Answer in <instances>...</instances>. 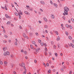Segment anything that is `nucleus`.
<instances>
[{
	"label": "nucleus",
	"instance_id": "c756f323",
	"mask_svg": "<svg viewBox=\"0 0 74 74\" xmlns=\"http://www.w3.org/2000/svg\"><path fill=\"white\" fill-rule=\"evenodd\" d=\"M32 42L33 44H36V42L34 41H32Z\"/></svg>",
	"mask_w": 74,
	"mask_h": 74
},
{
	"label": "nucleus",
	"instance_id": "393cba45",
	"mask_svg": "<svg viewBox=\"0 0 74 74\" xmlns=\"http://www.w3.org/2000/svg\"><path fill=\"white\" fill-rule=\"evenodd\" d=\"M69 38L70 40H72V38L70 36H69Z\"/></svg>",
	"mask_w": 74,
	"mask_h": 74
},
{
	"label": "nucleus",
	"instance_id": "e2e57ef3",
	"mask_svg": "<svg viewBox=\"0 0 74 74\" xmlns=\"http://www.w3.org/2000/svg\"><path fill=\"white\" fill-rule=\"evenodd\" d=\"M69 74H72V72L71 71H70L69 72Z\"/></svg>",
	"mask_w": 74,
	"mask_h": 74
},
{
	"label": "nucleus",
	"instance_id": "39448f33",
	"mask_svg": "<svg viewBox=\"0 0 74 74\" xmlns=\"http://www.w3.org/2000/svg\"><path fill=\"white\" fill-rule=\"evenodd\" d=\"M51 17L52 18V19L55 18V16H54V14H51Z\"/></svg>",
	"mask_w": 74,
	"mask_h": 74
},
{
	"label": "nucleus",
	"instance_id": "37998d69",
	"mask_svg": "<svg viewBox=\"0 0 74 74\" xmlns=\"http://www.w3.org/2000/svg\"><path fill=\"white\" fill-rule=\"evenodd\" d=\"M35 34L37 36H38V33L36 32L35 33Z\"/></svg>",
	"mask_w": 74,
	"mask_h": 74
},
{
	"label": "nucleus",
	"instance_id": "338daca9",
	"mask_svg": "<svg viewBox=\"0 0 74 74\" xmlns=\"http://www.w3.org/2000/svg\"><path fill=\"white\" fill-rule=\"evenodd\" d=\"M8 42H9L10 43V42H11V40H8Z\"/></svg>",
	"mask_w": 74,
	"mask_h": 74
},
{
	"label": "nucleus",
	"instance_id": "72a5a7b5",
	"mask_svg": "<svg viewBox=\"0 0 74 74\" xmlns=\"http://www.w3.org/2000/svg\"><path fill=\"white\" fill-rule=\"evenodd\" d=\"M53 47L54 49H56V45H54L53 46Z\"/></svg>",
	"mask_w": 74,
	"mask_h": 74
},
{
	"label": "nucleus",
	"instance_id": "4c0bfd02",
	"mask_svg": "<svg viewBox=\"0 0 74 74\" xmlns=\"http://www.w3.org/2000/svg\"><path fill=\"white\" fill-rule=\"evenodd\" d=\"M30 47L32 49H33V46L32 45H30Z\"/></svg>",
	"mask_w": 74,
	"mask_h": 74
},
{
	"label": "nucleus",
	"instance_id": "69168bd1",
	"mask_svg": "<svg viewBox=\"0 0 74 74\" xmlns=\"http://www.w3.org/2000/svg\"><path fill=\"white\" fill-rule=\"evenodd\" d=\"M10 34L11 35L12 34V32H10Z\"/></svg>",
	"mask_w": 74,
	"mask_h": 74
},
{
	"label": "nucleus",
	"instance_id": "20e7f679",
	"mask_svg": "<svg viewBox=\"0 0 74 74\" xmlns=\"http://www.w3.org/2000/svg\"><path fill=\"white\" fill-rule=\"evenodd\" d=\"M39 50H40V48H39L38 49H36V51L37 52H39Z\"/></svg>",
	"mask_w": 74,
	"mask_h": 74
},
{
	"label": "nucleus",
	"instance_id": "de8ad7c7",
	"mask_svg": "<svg viewBox=\"0 0 74 74\" xmlns=\"http://www.w3.org/2000/svg\"><path fill=\"white\" fill-rule=\"evenodd\" d=\"M62 18H63V19H64V20H65V17H64V16H63L62 17Z\"/></svg>",
	"mask_w": 74,
	"mask_h": 74
},
{
	"label": "nucleus",
	"instance_id": "e433bc0d",
	"mask_svg": "<svg viewBox=\"0 0 74 74\" xmlns=\"http://www.w3.org/2000/svg\"><path fill=\"white\" fill-rule=\"evenodd\" d=\"M56 57H57L58 56V53H54Z\"/></svg>",
	"mask_w": 74,
	"mask_h": 74
},
{
	"label": "nucleus",
	"instance_id": "cd10ccee",
	"mask_svg": "<svg viewBox=\"0 0 74 74\" xmlns=\"http://www.w3.org/2000/svg\"><path fill=\"white\" fill-rule=\"evenodd\" d=\"M14 14L15 15H16V16H18V14L17 13L15 12Z\"/></svg>",
	"mask_w": 74,
	"mask_h": 74
},
{
	"label": "nucleus",
	"instance_id": "bf43d9fd",
	"mask_svg": "<svg viewBox=\"0 0 74 74\" xmlns=\"http://www.w3.org/2000/svg\"><path fill=\"white\" fill-rule=\"evenodd\" d=\"M3 32L4 33H5V31L4 29H3Z\"/></svg>",
	"mask_w": 74,
	"mask_h": 74
},
{
	"label": "nucleus",
	"instance_id": "f03ea898",
	"mask_svg": "<svg viewBox=\"0 0 74 74\" xmlns=\"http://www.w3.org/2000/svg\"><path fill=\"white\" fill-rule=\"evenodd\" d=\"M40 3H41V4L43 5H45V3L44 1H41Z\"/></svg>",
	"mask_w": 74,
	"mask_h": 74
},
{
	"label": "nucleus",
	"instance_id": "c85d7f7f",
	"mask_svg": "<svg viewBox=\"0 0 74 74\" xmlns=\"http://www.w3.org/2000/svg\"><path fill=\"white\" fill-rule=\"evenodd\" d=\"M40 44L42 46H43V45H44V43L42 42L40 43Z\"/></svg>",
	"mask_w": 74,
	"mask_h": 74
},
{
	"label": "nucleus",
	"instance_id": "774afa93",
	"mask_svg": "<svg viewBox=\"0 0 74 74\" xmlns=\"http://www.w3.org/2000/svg\"><path fill=\"white\" fill-rule=\"evenodd\" d=\"M45 32L46 33H48V31H47V30H46Z\"/></svg>",
	"mask_w": 74,
	"mask_h": 74
},
{
	"label": "nucleus",
	"instance_id": "79ce46f5",
	"mask_svg": "<svg viewBox=\"0 0 74 74\" xmlns=\"http://www.w3.org/2000/svg\"><path fill=\"white\" fill-rule=\"evenodd\" d=\"M29 35L30 36L32 37V36H33V34H32V33H30V34H29Z\"/></svg>",
	"mask_w": 74,
	"mask_h": 74
},
{
	"label": "nucleus",
	"instance_id": "0e129e2a",
	"mask_svg": "<svg viewBox=\"0 0 74 74\" xmlns=\"http://www.w3.org/2000/svg\"><path fill=\"white\" fill-rule=\"evenodd\" d=\"M11 26H12V27L14 26V25L12 24H11Z\"/></svg>",
	"mask_w": 74,
	"mask_h": 74
},
{
	"label": "nucleus",
	"instance_id": "6ab92c4d",
	"mask_svg": "<svg viewBox=\"0 0 74 74\" xmlns=\"http://www.w3.org/2000/svg\"><path fill=\"white\" fill-rule=\"evenodd\" d=\"M55 33L57 35H59V33L58 31H55Z\"/></svg>",
	"mask_w": 74,
	"mask_h": 74
},
{
	"label": "nucleus",
	"instance_id": "4d7b16f0",
	"mask_svg": "<svg viewBox=\"0 0 74 74\" xmlns=\"http://www.w3.org/2000/svg\"><path fill=\"white\" fill-rule=\"evenodd\" d=\"M47 66L48 67L49 66V64L48 63H47Z\"/></svg>",
	"mask_w": 74,
	"mask_h": 74
},
{
	"label": "nucleus",
	"instance_id": "b1692460",
	"mask_svg": "<svg viewBox=\"0 0 74 74\" xmlns=\"http://www.w3.org/2000/svg\"><path fill=\"white\" fill-rule=\"evenodd\" d=\"M10 24H11V23L10 21L8 22V23H6L7 25H10Z\"/></svg>",
	"mask_w": 74,
	"mask_h": 74
},
{
	"label": "nucleus",
	"instance_id": "9d476101",
	"mask_svg": "<svg viewBox=\"0 0 74 74\" xmlns=\"http://www.w3.org/2000/svg\"><path fill=\"white\" fill-rule=\"evenodd\" d=\"M20 12L18 13V15H23V13H22V12L20 10Z\"/></svg>",
	"mask_w": 74,
	"mask_h": 74
},
{
	"label": "nucleus",
	"instance_id": "a19ab883",
	"mask_svg": "<svg viewBox=\"0 0 74 74\" xmlns=\"http://www.w3.org/2000/svg\"><path fill=\"white\" fill-rule=\"evenodd\" d=\"M62 29H63V30H64V29H65V28H64V27H62Z\"/></svg>",
	"mask_w": 74,
	"mask_h": 74
},
{
	"label": "nucleus",
	"instance_id": "8fccbe9b",
	"mask_svg": "<svg viewBox=\"0 0 74 74\" xmlns=\"http://www.w3.org/2000/svg\"><path fill=\"white\" fill-rule=\"evenodd\" d=\"M11 56L12 58H13V57H14V55H13V54H12L11 55Z\"/></svg>",
	"mask_w": 74,
	"mask_h": 74
},
{
	"label": "nucleus",
	"instance_id": "dca6fc26",
	"mask_svg": "<svg viewBox=\"0 0 74 74\" xmlns=\"http://www.w3.org/2000/svg\"><path fill=\"white\" fill-rule=\"evenodd\" d=\"M23 36L25 38H26V34H25V33L23 34Z\"/></svg>",
	"mask_w": 74,
	"mask_h": 74
},
{
	"label": "nucleus",
	"instance_id": "f257e3e1",
	"mask_svg": "<svg viewBox=\"0 0 74 74\" xmlns=\"http://www.w3.org/2000/svg\"><path fill=\"white\" fill-rule=\"evenodd\" d=\"M69 11V8L65 7L64 8V12L66 15H68V11Z\"/></svg>",
	"mask_w": 74,
	"mask_h": 74
},
{
	"label": "nucleus",
	"instance_id": "4be33fe9",
	"mask_svg": "<svg viewBox=\"0 0 74 74\" xmlns=\"http://www.w3.org/2000/svg\"><path fill=\"white\" fill-rule=\"evenodd\" d=\"M3 42H4V43H7V41L5 40H3Z\"/></svg>",
	"mask_w": 74,
	"mask_h": 74
},
{
	"label": "nucleus",
	"instance_id": "f3484780",
	"mask_svg": "<svg viewBox=\"0 0 74 74\" xmlns=\"http://www.w3.org/2000/svg\"><path fill=\"white\" fill-rule=\"evenodd\" d=\"M22 67H25V64L23 63H22Z\"/></svg>",
	"mask_w": 74,
	"mask_h": 74
},
{
	"label": "nucleus",
	"instance_id": "5fc2aeb1",
	"mask_svg": "<svg viewBox=\"0 0 74 74\" xmlns=\"http://www.w3.org/2000/svg\"><path fill=\"white\" fill-rule=\"evenodd\" d=\"M4 37H5V38H7V37H8V36H6V35H4Z\"/></svg>",
	"mask_w": 74,
	"mask_h": 74
},
{
	"label": "nucleus",
	"instance_id": "ea45409f",
	"mask_svg": "<svg viewBox=\"0 0 74 74\" xmlns=\"http://www.w3.org/2000/svg\"><path fill=\"white\" fill-rule=\"evenodd\" d=\"M38 41L39 42V43H40V42H41V40H38Z\"/></svg>",
	"mask_w": 74,
	"mask_h": 74
},
{
	"label": "nucleus",
	"instance_id": "58836bf2",
	"mask_svg": "<svg viewBox=\"0 0 74 74\" xmlns=\"http://www.w3.org/2000/svg\"><path fill=\"white\" fill-rule=\"evenodd\" d=\"M65 33L67 36H68V34H69L68 33V32H65Z\"/></svg>",
	"mask_w": 74,
	"mask_h": 74
},
{
	"label": "nucleus",
	"instance_id": "7ed1b4c3",
	"mask_svg": "<svg viewBox=\"0 0 74 74\" xmlns=\"http://www.w3.org/2000/svg\"><path fill=\"white\" fill-rule=\"evenodd\" d=\"M3 49L4 51H6V50H7V48L6 47H3Z\"/></svg>",
	"mask_w": 74,
	"mask_h": 74
},
{
	"label": "nucleus",
	"instance_id": "ddd939ff",
	"mask_svg": "<svg viewBox=\"0 0 74 74\" xmlns=\"http://www.w3.org/2000/svg\"><path fill=\"white\" fill-rule=\"evenodd\" d=\"M70 44H71V47H72V48H74V45H73V44H72V43H71Z\"/></svg>",
	"mask_w": 74,
	"mask_h": 74
},
{
	"label": "nucleus",
	"instance_id": "473e14b6",
	"mask_svg": "<svg viewBox=\"0 0 74 74\" xmlns=\"http://www.w3.org/2000/svg\"><path fill=\"white\" fill-rule=\"evenodd\" d=\"M26 7H27V8H28V9H30V6H29L27 5Z\"/></svg>",
	"mask_w": 74,
	"mask_h": 74
},
{
	"label": "nucleus",
	"instance_id": "f704fd0d",
	"mask_svg": "<svg viewBox=\"0 0 74 74\" xmlns=\"http://www.w3.org/2000/svg\"><path fill=\"white\" fill-rule=\"evenodd\" d=\"M0 64L1 65L3 64V62H2V61H0Z\"/></svg>",
	"mask_w": 74,
	"mask_h": 74
},
{
	"label": "nucleus",
	"instance_id": "6e6552de",
	"mask_svg": "<svg viewBox=\"0 0 74 74\" xmlns=\"http://www.w3.org/2000/svg\"><path fill=\"white\" fill-rule=\"evenodd\" d=\"M25 14L28 15H30V13H28V12H27V11H25Z\"/></svg>",
	"mask_w": 74,
	"mask_h": 74
},
{
	"label": "nucleus",
	"instance_id": "c9c22d12",
	"mask_svg": "<svg viewBox=\"0 0 74 74\" xmlns=\"http://www.w3.org/2000/svg\"><path fill=\"white\" fill-rule=\"evenodd\" d=\"M43 65H44V66H45V67H46L47 66V65H46V64H45V63H43Z\"/></svg>",
	"mask_w": 74,
	"mask_h": 74
},
{
	"label": "nucleus",
	"instance_id": "052dcab7",
	"mask_svg": "<svg viewBox=\"0 0 74 74\" xmlns=\"http://www.w3.org/2000/svg\"><path fill=\"white\" fill-rule=\"evenodd\" d=\"M43 45H44L45 47H46L47 46V45L46 44V43H45L44 44H43Z\"/></svg>",
	"mask_w": 74,
	"mask_h": 74
},
{
	"label": "nucleus",
	"instance_id": "c03bdc74",
	"mask_svg": "<svg viewBox=\"0 0 74 74\" xmlns=\"http://www.w3.org/2000/svg\"><path fill=\"white\" fill-rule=\"evenodd\" d=\"M15 45H18V43H17V42H15Z\"/></svg>",
	"mask_w": 74,
	"mask_h": 74
},
{
	"label": "nucleus",
	"instance_id": "bb28decb",
	"mask_svg": "<svg viewBox=\"0 0 74 74\" xmlns=\"http://www.w3.org/2000/svg\"><path fill=\"white\" fill-rule=\"evenodd\" d=\"M71 20L72 22L74 23V19L73 18H71Z\"/></svg>",
	"mask_w": 74,
	"mask_h": 74
},
{
	"label": "nucleus",
	"instance_id": "13d9d810",
	"mask_svg": "<svg viewBox=\"0 0 74 74\" xmlns=\"http://www.w3.org/2000/svg\"><path fill=\"white\" fill-rule=\"evenodd\" d=\"M50 3L51 4H53V2L51 1H50Z\"/></svg>",
	"mask_w": 74,
	"mask_h": 74
},
{
	"label": "nucleus",
	"instance_id": "6e6d98bb",
	"mask_svg": "<svg viewBox=\"0 0 74 74\" xmlns=\"http://www.w3.org/2000/svg\"><path fill=\"white\" fill-rule=\"evenodd\" d=\"M29 10H30V11H32L33 10V8H30L29 9Z\"/></svg>",
	"mask_w": 74,
	"mask_h": 74
},
{
	"label": "nucleus",
	"instance_id": "412c9836",
	"mask_svg": "<svg viewBox=\"0 0 74 74\" xmlns=\"http://www.w3.org/2000/svg\"><path fill=\"white\" fill-rule=\"evenodd\" d=\"M65 26L66 27H67V28H69V26L68 24H66Z\"/></svg>",
	"mask_w": 74,
	"mask_h": 74
},
{
	"label": "nucleus",
	"instance_id": "0eeeda50",
	"mask_svg": "<svg viewBox=\"0 0 74 74\" xmlns=\"http://www.w3.org/2000/svg\"><path fill=\"white\" fill-rule=\"evenodd\" d=\"M5 17L6 18H9V19H11V17L10 16H8V15L6 14Z\"/></svg>",
	"mask_w": 74,
	"mask_h": 74
},
{
	"label": "nucleus",
	"instance_id": "864d4df0",
	"mask_svg": "<svg viewBox=\"0 0 74 74\" xmlns=\"http://www.w3.org/2000/svg\"><path fill=\"white\" fill-rule=\"evenodd\" d=\"M34 61L35 63H37V60H35Z\"/></svg>",
	"mask_w": 74,
	"mask_h": 74
},
{
	"label": "nucleus",
	"instance_id": "a18cd8bd",
	"mask_svg": "<svg viewBox=\"0 0 74 74\" xmlns=\"http://www.w3.org/2000/svg\"><path fill=\"white\" fill-rule=\"evenodd\" d=\"M40 11H41L42 12H43V10L42 9H40Z\"/></svg>",
	"mask_w": 74,
	"mask_h": 74
},
{
	"label": "nucleus",
	"instance_id": "2eb2a0df",
	"mask_svg": "<svg viewBox=\"0 0 74 74\" xmlns=\"http://www.w3.org/2000/svg\"><path fill=\"white\" fill-rule=\"evenodd\" d=\"M53 5H55L56 8H57L58 7V5L56 3H53Z\"/></svg>",
	"mask_w": 74,
	"mask_h": 74
},
{
	"label": "nucleus",
	"instance_id": "2f4dec72",
	"mask_svg": "<svg viewBox=\"0 0 74 74\" xmlns=\"http://www.w3.org/2000/svg\"><path fill=\"white\" fill-rule=\"evenodd\" d=\"M65 47H66V48H69V46H68V45H65Z\"/></svg>",
	"mask_w": 74,
	"mask_h": 74
},
{
	"label": "nucleus",
	"instance_id": "5701e85b",
	"mask_svg": "<svg viewBox=\"0 0 74 74\" xmlns=\"http://www.w3.org/2000/svg\"><path fill=\"white\" fill-rule=\"evenodd\" d=\"M24 52L25 55H27V52L26 51H24Z\"/></svg>",
	"mask_w": 74,
	"mask_h": 74
},
{
	"label": "nucleus",
	"instance_id": "f8f14e48",
	"mask_svg": "<svg viewBox=\"0 0 74 74\" xmlns=\"http://www.w3.org/2000/svg\"><path fill=\"white\" fill-rule=\"evenodd\" d=\"M69 27L70 29H73V26L70 25H69Z\"/></svg>",
	"mask_w": 74,
	"mask_h": 74
},
{
	"label": "nucleus",
	"instance_id": "4468645a",
	"mask_svg": "<svg viewBox=\"0 0 74 74\" xmlns=\"http://www.w3.org/2000/svg\"><path fill=\"white\" fill-rule=\"evenodd\" d=\"M7 55H10V52L8 51L6 52Z\"/></svg>",
	"mask_w": 74,
	"mask_h": 74
},
{
	"label": "nucleus",
	"instance_id": "423d86ee",
	"mask_svg": "<svg viewBox=\"0 0 74 74\" xmlns=\"http://www.w3.org/2000/svg\"><path fill=\"white\" fill-rule=\"evenodd\" d=\"M57 41H59L60 40V38L59 36H58L56 38Z\"/></svg>",
	"mask_w": 74,
	"mask_h": 74
},
{
	"label": "nucleus",
	"instance_id": "a211bd4d",
	"mask_svg": "<svg viewBox=\"0 0 74 74\" xmlns=\"http://www.w3.org/2000/svg\"><path fill=\"white\" fill-rule=\"evenodd\" d=\"M3 55L4 56H7V53L6 52H5L4 53Z\"/></svg>",
	"mask_w": 74,
	"mask_h": 74
},
{
	"label": "nucleus",
	"instance_id": "aec40b11",
	"mask_svg": "<svg viewBox=\"0 0 74 74\" xmlns=\"http://www.w3.org/2000/svg\"><path fill=\"white\" fill-rule=\"evenodd\" d=\"M48 26L47 25H45V29H47L48 28Z\"/></svg>",
	"mask_w": 74,
	"mask_h": 74
},
{
	"label": "nucleus",
	"instance_id": "49530a36",
	"mask_svg": "<svg viewBox=\"0 0 74 74\" xmlns=\"http://www.w3.org/2000/svg\"><path fill=\"white\" fill-rule=\"evenodd\" d=\"M46 38L47 41H49V39L47 37H46Z\"/></svg>",
	"mask_w": 74,
	"mask_h": 74
},
{
	"label": "nucleus",
	"instance_id": "a878e982",
	"mask_svg": "<svg viewBox=\"0 0 74 74\" xmlns=\"http://www.w3.org/2000/svg\"><path fill=\"white\" fill-rule=\"evenodd\" d=\"M4 63L5 64H8V62H7L5 61L4 62Z\"/></svg>",
	"mask_w": 74,
	"mask_h": 74
},
{
	"label": "nucleus",
	"instance_id": "1a4fd4ad",
	"mask_svg": "<svg viewBox=\"0 0 74 74\" xmlns=\"http://www.w3.org/2000/svg\"><path fill=\"white\" fill-rule=\"evenodd\" d=\"M43 19L45 21V22H47L48 21L47 19V18H46L45 17L44 18H43Z\"/></svg>",
	"mask_w": 74,
	"mask_h": 74
},
{
	"label": "nucleus",
	"instance_id": "3c124183",
	"mask_svg": "<svg viewBox=\"0 0 74 74\" xmlns=\"http://www.w3.org/2000/svg\"><path fill=\"white\" fill-rule=\"evenodd\" d=\"M49 63H50V64H51V61L50 60H49Z\"/></svg>",
	"mask_w": 74,
	"mask_h": 74
},
{
	"label": "nucleus",
	"instance_id": "603ef678",
	"mask_svg": "<svg viewBox=\"0 0 74 74\" xmlns=\"http://www.w3.org/2000/svg\"><path fill=\"white\" fill-rule=\"evenodd\" d=\"M61 71H64V70L63 69V68H61Z\"/></svg>",
	"mask_w": 74,
	"mask_h": 74
},
{
	"label": "nucleus",
	"instance_id": "09e8293b",
	"mask_svg": "<svg viewBox=\"0 0 74 74\" xmlns=\"http://www.w3.org/2000/svg\"><path fill=\"white\" fill-rule=\"evenodd\" d=\"M47 48H45V51H47Z\"/></svg>",
	"mask_w": 74,
	"mask_h": 74
},
{
	"label": "nucleus",
	"instance_id": "680f3d73",
	"mask_svg": "<svg viewBox=\"0 0 74 74\" xmlns=\"http://www.w3.org/2000/svg\"><path fill=\"white\" fill-rule=\"evenodd\" d=\"M45 55L46 56L47 55V52H45Z\"/></svg>",
	"mask_w": 74,
	"mask_h": 74
},
{
	"label": "nucleus",
	"instance_id": "7c9ffc66",
	"mask_svg": "<svg viewBox=\"0 0 74 74\" xmlns=\"http://www.w3.org/2000/svg\"><path fill=\"white\" fill-rule=\"evenodd\" d=\"M51 70H49V71H48V72L49 73H51Z\"/></svg>",
	"mask_w": 74,
	"mask_h": 74
},
{
	"label": "nucleus",
	"instance_id": "9b49d317",
	"mask_svg": "<svg viewBox=\"0 0 74 74\" xmlns=\"http://www.w3.org/2000/svg\"><path fill=\"white\" fill-rule=\"evenodd\" d=\"M27 73V71L26 69L25 70V71L23 73V74H26V73Z\"/></svg>",
	"mask_w": 74,
	"mask_h": 74
}]
</instances>
